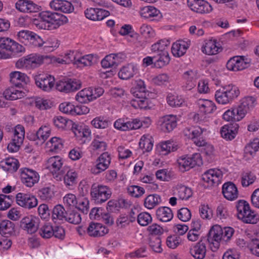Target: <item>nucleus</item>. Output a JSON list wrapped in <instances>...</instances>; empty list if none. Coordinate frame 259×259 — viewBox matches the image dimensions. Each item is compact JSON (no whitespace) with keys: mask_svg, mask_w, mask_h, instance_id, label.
I'll return each instance as SVG.
<instances>
[{"mask_svg":"<svg viewBox=\"0 0 259 259\" xmlns=\"http://www.w3.org/2000/svg\"><path fill=\"white\" fill-rule=\"evenodd\" d=\"M236 207L238 219L246 224H256L259 221V215L251 209L249 204L245 200H239Z\"/></svg>","mask_w":259,"mask_h":259,"instance_id":"obj_1","label":"nucleus"},{"mask_svg":"<svg viewBox=\"0 0 259 259\" xmlns=\"http://www.w3.org/2000/svg\"><path fill=\"white\" fill-rule=\"evenodd\" d=\"M64 160L58 156L50 157L47 161V168L57 181H65Z\"/></svg>","mask_w":259,"mask_h":259,"instance_id":"obj_2","label":"nucleus"},{"mask_svg":"<svg viewBox=\"0 0 259 259\" xmlns=\"http://www.w3.org/2000/svg\"><path fill=\"white\" fill-rule=\"evenodd\" d=\"M44 61V57L37 54H31L18 60L16 66L18 68H35L39 66Z\"/></svg>","mask_w":259,"mask_h":259,"instance_id":"obj_3","label":"nucleus"},{"mask_svg":"<svg viewBox=\"0 0 259 259\" xmlns=\"http://www.w3.org/2000/svg\"><path fill=\"white\" fill-rule=\"evenodd\" d=\"M177 163L180 170L184 172L196 165H201L202 164V161L200 154L196 153L191 157L182 156L180 157L177 160Z\"/></svg>","mask_w":259,"mask_h":259,"instance_id":"obj_4","label":"nucleus"},{"mask_svg":"<svg viewBox=\"0 0 259 259\" xmlns=\"http://www.w3.org/2000/svg\"><path fill=\"white\" fill-rule=\"evenodd\" d=\"M40 19L46 21L51 29H56L64 23L65 16L60 13L44 11L39 14Z\"/></svg>","mask_w":259,"mask_h":259,"instance_id":"obj_5","label":"nucleus"},{"mask_svg":"<svg viewBox=\"0 0 259 259\" xmlns=\"http://www.w3.org/2000/svg\"><path fill=\"white\" fill-rule=\"evenodd\" d=\"M25 136L24 127L21 125L16 126L12 141L8 145L7 149L11 152H17L22 144Z\"/></svg>","mask_w":259,"mask_h":259,"instance_id":"obj_6","label":"nucleus"},{"mask_svg":"<svg viewBox=\"0 0 259 259\" xmlns=\"http://www.w3.org/2000/svg\"><path fill=\"white\" fill-rule=\"evenodd\" d=\"M17 36L19 41L25 45L32 44L35 46H42L41 38L32 31L25 30L20 31L17 34Z\"/></svg>","mask_w":259,"mask_h":259,"instance_id":"obj_7","label":"nucleus"},{"mask_svg":"<svg viewBox=\"0 0 259 259\" xmlns=\"http://www.w3.org/2000/svg\"><path fill=\"white\" fill-rule=\"evenodd\" d=\"M222 228L218 225L213 226L209 231L207 240L210 244L213 245V248L211 246L213 251L219 248L220 242H222Z\"/></svg>","mask_w":259,"mask_h":259,"instance_id":"obj_8","label":"nucleus"},{"mask_svg":"<svg viewBox=\"0 0 259 259\" xmlns=\"http://www.w3.org/2000/svg\"><path fill=\"white\" fill-rule=\"evenodd\" d=\"M203 130L199 126L187 127L183 131L184 135L193 140L197 146H201L205 143V141L200 137Z\"/></svg>","mask_w":259,"mask_h":259,"instance_id":"obj_9","label":"nucleus"},{"mask_svg":"<svg viewBox=\"0 0 259 259\" xmlns=\"http://www.w3.org/2000/svg\"><path fill=\"white\" fill-rule=\"evenodd\" d=\"M20 176L22 182L29 187H32L39 179V176L36 171L28 168L21 169Z\"/></svg>","mask_w":259,"mask_h":259,"instance_id":"obj_10","label":"nucleus"},{"mask_svg":"<svg viewBox=\"0 0 259 259\" xmlns=\"http://www.w3.org/2000/svg\"><path fill=\"white\" fill-rule=\"evenodd\" d=\"M187 5L192 11L201 14L212 10L211 6L204 0H187Z\"/></svg>","mask_w":259,"mask_h":259,"instance_id":"obj_11","label":"nucleus"},{"mask_svg":"<svg viewBox=\"0 0 259 259\" xmlns=\"http://www.w3.org/2000/svg\"><path fill=\"white\" fill-rule=\"evenodd\" d=\"M0 48L14 54L24 51V48L22 45L7 37H0Z\"/></svg>","mask_w":259,"mask_h":259,"instance_id":"obj_12","label":"nucleus"},{"mask_svg":"<svg viewBox=\"0 0 259 259\" xmlns=\"http://www.w3.org/2000/svg\"><path fill=\"white\" fill-rule=\"evenodd\" d=\"M114 126L118 130L127 131L140 128L142 126V123L138 119L125 121L123 119L119 118L115 121Z\"/></svg>","mask_w":259,"mask_h":259,"instance_id":"obj_13","label":"nucleus"},{"mask_svg":"<svg viewBox=\"0 0 259 259\" xmlns=\"http://www.w3.org/2000/svg\"><path fill=\"white\" fill-rule=\"evenodd\" d=\"M55 78L51 75H39L35 77V83L42 91L49 92L54 86Z\"/></svg>","mask_w":259,"mask_h":259,"instance_id":"obj_14","label":"nucleus"},{"mask_svg":"<svg viewBox=\"0 0 259 259\" xmlns=\"http://www.w3.org/2000/svg\"><path fill=\"white\" fill-rule=\"evenodd\" d=\"M111 157L108 152L102 153L97 159V164L91 168V172L95 175H98L107 169L110 163Z\"/></svg>","mask_w":259,"mask_h":259,"instance_id":"obj_15","label":"nucleus"},{"mask_svg":"<svg viewBox=\"0 0 259 259\" xmlns=\"http://www.w3.org/2000/svg\"><path fill=\"white\" fill-rule=\"evenodd\" d=\"M158 124L164 132H170L177 126V117L173 115H166L160 117L158 121Z\"/></svg>","mask_w":259,"mask_h":259,"instance_id":"obj_16","label":"nucleus"},{"mask_svg":"<svg viewBox=\"0 0 259 259\" xmlns=\"http://www.w3.org/2000/svg\"><path fill=\"white\" fill-rule=\"evenodd\" d=\"M38 219L32 215L24 217L20 222V227L29 234L35 233L38 229Z\"/></svg>","mask_w":259,"mask_h":259,"instance_id":"obj_17","label":"nucleus"},{"mask_svg":"<svg viewBox=\"0 0 259 259\" xmlns=\"http://www.w3.org/2000/svg\"><path fill=\"white\" fill-rule=\"evenodd\" d=\"M223 177L222 171L218 169H210L202 175V180L210 185H218Z\"/></svg>","mask_w":259,"mask_h":259,"instance_id":"obj_18","label":"nucleus"},{"mask_svg":"<svg viewBox=\"0 0 259 259\" xmlns=\"http://www.w3.org/2000/svg\"><path fill=\"white\" fill-rule=\"evenodd\" d=\"M15 6L18 11L23 13H36L40 10L39 6L29 0H19Z\"/></svg>","mask_w":259,"mask_h":259,"instance_id":"obj_19","label":"nucleus"},{"mask_svg":"<svg viewBox=\"0 0 259 259\" xmlns=\"http://www.w3.org/2000/svg\"><path fill=\"white\" fill-rule=\"evenodd\" d=\"M17 203L25 208L31 209L37 205V200L34 195H16Z\"/></svg>","mask_w":259,"mask_h":259,"instance_id":"obj_20","label":"nucleus"},{"mask_svg":"<svg viewBox=\"0 0 259 259\" xmlns=\"http://www.w3.org/2000/svg\"><path fill=\"white\" fill-rule=\"evenodd\" d=\"M108 232V229L102 224L92 222L90 224L87 233L92 237L103 236Z\"/></svg>","mask_w":259,"mask_h":259,"instance_id":"obj_21","label":"nucleus"},{"mask_svg":"<svg viewBox=\"0 0 259 259\" xmlns=\"http://www.w3.org/2000/svg\"><path fill=\"white\" fill-rule=\"evenodd\" d=\"M189 252L195 259H203L206 252L205 244L200 240L190 248Z\"/></svg>","mask_w":259,"mask_h":259,"instance_id":"obj_22","label":"nucleus"},{"mask_svg":"<svg viewBox=\"0 0 259 259\" xmlns=\"http://www.w3.org/2000/svg\"><path fill=\"white\" fill-rule=\"evenodd\" d=\"M238 128L239 126L236 123L225 125L221 130V136L227 140H232L235 138Z\"/></svg>","mask_w":259,"mask_h":259,"instance_id":"obj_23","label":"nucleus"},{"mask_svg":"<svg viewBox=\"0 0 259 259\" xmlns=\"http://www.w3.org/2000/svg\"><path fill=\"white\" fill-rule=\"evenodd\" d=\"M156 215L160 221L163 222H169L174 217L171 209L166 206L159 207L156 210Z\"/></svg>","mask_w":259,"mask_h":259,"instance_id":"obj_24","label":"nucleus"},{"mask_svg":"<svg viewBox=\"0 0 259 259\" xmlns=\"http://www.w3.org/2000/svg\"><path fill=\"white\" fill-rule=\"evenodd\" d=\"M137 72L136 67L133 64H128L121 68L118 72V76L122 79H128Z\"/></svg>","mask_w":259,"mask_h":259,"instance_id":"obj_25","label":"nucleus"},{"mask_svg":"<svg viewBox=\"0 0 259 259\" xmlns=\"http://www.w3.org/2000/svg\"><path fill=\"white\" fill-rule=\"evenodd\" d=\"M10 82L15 86H19L22 83H27L29 77L24 73L20 71H14L10 74Z\"/></svg>","mask_w":259,"mask_h":259,"instance_id":"obj_26","label":"nucleus"},{"mask_svg":"<svg viewBox=\"0 0 259 259\" xmlns=\"http://www.w3.org/2000/svg\"><path fill=\"white\" fill-rule=\"evenodd\" d=\"M3 95L6 100H14L24 97L25 96V93L15 88L10 87L4 91Z\"/></svg>","mask_w":259,"mask_h":259,"instance_id":"obj_27","label":"nucleus"},{"mask_svg":"<svg viewBox=\"0 0 259 259\" xmlns=\"http://www.w3.org/2000/svg\"><path fill=\"white\" fill-rule=\"evenodd\" d=\"M15 224L9 220H4L0 223V234L8 237L15 232Z\"/></svg>","mask_w":259,"mask_h":259,"instance_id":"obj_28","label":"nucleus"},{"mask_svg":"<svg viewBox=\"0 0 259 259\" xmlns=\"http://www.w3.org/2000/svg\"><path fill=\"white\" fill-rule=\"evenodd\" d=\"M197 104L200 111L205 114L212 113L217 109L214 103L208 100L200 99L198 101Z\"/></svg>","mask_w":259,"mask_h":259,"instance_id":"obj_29","label":"nucleus"},{"mask_svg":"<svg viewBox=\"0 0 259 259\" xmlns=\"http://www.w3.org/2000/svg\"><path fill=\"white\" fill-rule=\"evenodd\" d=\"M0 165L5 170L13 172L17 170L19 167V162L16 159L9 157L1 161Z\"/></svg>","mask_w":259,"mask_h":259,"instance_id":"obj_30","label":"nucleus"},{"mask_svg":"<svg viewBox=\"0 0 259 259\" xmlns=\"http://www.w3.org/2000/svg\"><path fill=\"white\" fill-rule=\"evenodd\" d=\"M66 221L75 225L79 224L81 221L80 214L75 208L71 207L66 211Z\"/></svg>","mask_w":259,"mask_h":259,"instance_id":"obj_31","label":"nucleus"},{"mask_svg":"<svg viewBox=\"0 0 259 259\" xmlns=\"http://www.w3.org/2000/svg\"><path fill=\"white\" fill-rule=\"evenodd\" d=\"M117 57L118 55L114 54L107 55L101 61L102 66L105 68H115L120 63V60L116 58Z\"/></svg>","mask_w":259,"mask_h":259,"instance_id":"obj_32","label":"nucleus"},{"mask_svg":"<svg viewBox=\"0 0 259 259\" xmlns=\"http://www.w3.org/2000/svg\"><path fill=\"white\" fill-rule=\"evenodd\" d=\"M160 154L166 155L171 151L177 150V145H175L173 141H167L162 142L157 148Z\"/></svg>","mask_w":259,"mask_h":259,"instance_id":"obj_33","label":"nucleus"},{"mask_svg":"<svg viewBox=\"0 0 259 259\" xmlns=\"http://www.w3.org/2000/svg\"><path fill=\"white\" fill-rule=\"evenodd\" d=\"M156 59L154 61V66L156 68H161L167 65L170 61V57L167 52L163 53H155Z\"/></svg>","mask_w":259,"mask_h":259,"instance_id":"obj_34","label":"nucleus"},{"mask_svg":"<svg viewBox=\"0 0 259 259\" xmlns=\"http://www.w3.org/2000/svg\"><path fill=\"white\" fill-rule=\"evenodd\" d=\"M187 49L184 41H178L172 44L171 53L174 56L180 57L185 54Z\"/></svg>","mask_w":259,"mask_h":259,"instance_id":"obj_35","label":"nucleus"},{"mask_svg":"<svg viewBox=\"0 0 259 259\" xmlns=\"http://www.w3.org/2000/svg\"><path fill=\"white\" fill-rule=\"evenodd\" d=\"M220 50H221V48L217 46L216 42L211 40L206 42L202 48V51L208 55L217 54Z\"/></svg>","mask_w":259,"mask_h":259,"instance_id":"obj_36","label":"nucleus"},{"mask_svg":"<svg viewBox=\"0 0 259 259\" xmlns=\"http://www.w3.org/2000/svg\"><path fill=\"white\" fill-rule=\"evenodd\" d=\"M200 147H202L203 149L202 150V153L203 154L205 159L209 163L212 162L215 158V155L214 153V148L212 145L207 144L206 142L203 145H201Z\"/></svg>","mask_w":259,"mask_h":259,"instance_id":"obj_37","label":"nucleus"},{"mask_svg":"<svg viewBox=\"0 0 259 259\" xmlns=\"http://www.w3.org/2000/svg\"><path fill=\"white\" fill-rule=\"evenodd\" d=\"M170 42L167 39H161L151 46V50L154 53H163L166 51Z\"/></svg>","mask_w":259,"mask_h":259,"instance_id":"obj_38","label":"nucleus"},{"mask_svg":"<svg viewBox=\"0 0 259 259\" xmlns=\"http://www.w3.org/2000/svg\"><path fill=\"white\" fill-rule=\"evenodd\" d=\"M161 201L159 195H147L144 200V206L149 209H151L158 205Z\"/></svg>","mask_w":259,"mask_h":259,"instance_id":"obj_39","label":"nucleus"},{"mask_svg":"<svg viewBox=\"0 0 259 259\" xmlns=\"http://www.w3.org/2000/svg\"><path fill=\"white\" fill-rule=\"evenodd\" d=\"M141 16L146 19H151L157 17L160 14L158 10L152 6H147L141 9Z\"/></svg>","mask_w":259,"mask_h":259,"instance_id":"obj_40","label":"nucleus"},{"mask_svg":"<svg viewBox=\"0 0 259 259\" xmlns=\"http://www.w3.org/2000/svg\"><path fill=\"white\" fill-rule=\"evenodd\" d=\"M90 88H85L79 91L75 96V99L81 103H88L92 100L91 99V95Z\"/></svg>","mask_w":259,"mask_h":259,"instance_id":"obj_41","label":"nucleus"},{"mask_svg":"<svg viewBox=\"0 0 259 259\" xmlns=\"http://www.w3.org/2000/svg\"><path fill=\"white\" fill-rule=\"evenodd\" d=\"M81 87V82L76 78H67L66 80V93L75 92Z\"/></svg>","mask_w":259,"mask_h":259,"instance_id":"obj_42","label":"nucleus"},{"mask_svg":"<svg viewBox=\"0 0 259 259\" xmlns=\"http://www.w3.org/2000/svg\"><path fill=\"white\" fill-rule=\"evenodd\" d=\"M46 146L51 151H57L62 148L63 142L59 138L54 137L52 138L47 143Z\"/></svg>","mask_w":259,"mask_h":259,"instance_id":"obj_43","label":"nucleus"},{"mask_svg":"<svg viewBox=\"0 0 259 259\" xmlns=\"http://www.w3.org/2000/svg\"><path fill=\"white\" fill-rule=\"evenodd\" d=\"M91 123L95 128L100 129L106 128L111 124V121L109 119L102 116L95 118L91 121Z\"/></svg>","mask_w":259,"mask_h":259,"instance_id":"obj_44","label":"nucleus"},{"mask_svg":"<svg viewBox=\"0 0 259 259\" xmlns=\"http://www.w3.org/2000/svg\"><path fill=\"white\" fill-rule=\"evenodd\" d=\"M51 128L49 125H42L37 131V139L42 143H44L51 136Z\"/></svg>","mask_w":259,"mask_h":259,"instance_id":"obj_45","label":"nucleus"},{"mask_svg":"<svg viewBox=\"0 0 259 259\" xmlns=\"http://www.w3.org/2000/svg\"><path fill=\"white\" fill-rule=\"evenodd\" d=\"M95 62L96 58L93 55L90 54L81 57L80 54L76 66L77 67L91 66Z\"/></svg>","mask_w":259,"mask_h":259,"instance_id":"obj_46","label":"nucleus"},{"mask_svg":"<svg viewBox=\"0 0 259 259\" xmlns=\"http://www.w3.org/2000/svg\"><path fill=\"white\" fill-rule=\"evenodd\" d=\"M227 96L230 102L237 98L240 94V91L238 87L234 85L229 84L224 87Z\"/></svg>","mask_w":259,"mask_h":259,"instance_id":"obj_47","label":"nucleus"},{"mask_svg":"<svg viewBox=\"0 0 259 259\" xmlns=\"http://www.w3.org/2000/svg\"><path fill=\"white\" fill-rule=\"evenodd\" d=\"M64 208L60 204L55 206L52 211V219L55 223H59L58 221H63L65 218Z\"/></svg>","mask_w":259,"mask_h":259,"instance_id":"obj_48","label":"nucleus"},{"mask_svg":"<svg viewBox=\"0 0 259 259\" xmlns=\"http://www.w3.org/2000/svg\"><path fill=\"white\" fill-rule=\"evenodd\" d=\"M54 229L49 223H45L40 228L39 233L44 238H50L54 235Z\"/></svg>","mask_w":259,"mask_h":259,"instance_id":"obj_49","label":"nucleus"},{"mask_svg":"<svg viewBox=\"0 0 259 259\" xmlns=\"http://www.w3.org/2000/svg\"><path fill=\"white\" fill-rule=\"evenodd\" d=\"M259 149V139H255L248 143L245 147L244 152L246 155L253 156Z\"/></svg>","mask_w":259,"mask_h":259,"instance_id":"obj_50","label":"nucleus"},{"mask_svg":"<svg viewBox=\"0 0 259 259\" xmlns=\"http://www.w3.org/2000/svg\"><path fill=\"white\" fill-rule=\"evenodd\" d=\"M195 75V72L192 70L187 71L184 73L183 78L189 82L186 86V90H190L195 86V81L194 80Z\"/></svg>","mask_w":259,"mask_h":259,"instance_id":"obj_51","label":"nucleus"},{"mask_svg":"<svg viewBox=\"0 0 259 259\" xmlns=\"http://www.w3.org/2000/svg\"><path fill=\"white\" fill-rule=\"evenodd\" d=\"M80 53L77 51H67L66 53V64H73L77 65V60L79 59Z\"/></svg>","mask_w":259,"mask_h":259,"instance_id":"obj_52","label":"nucleus"},{"mask_svg":"<svg viewBox=\"0 0 259 259\" xmlns=\"http://www.w3.org/2000/svg\"><path fill=\"white\" fill-rule=\"evenodd\" d=\"M227 94L224 87L217 90L215 94L216 101L221 104H226L230 103Z\"/></svg>","mask_w":259,"mask_h":259,"instance_id":"obj_53","label":"nucleus"},{"mask_svg":"<svg viewBox=\"0 0 259 259\" xmlns=\"http://www.w3.org/2000/svg\"><path fill=\"white\" fill-rule=\"evenodd\" d=\"M237 109L231 108L227 110L223 114V119L227 121H238L241 120L237 117Z\"/></svg>","mask_w":259,"mask_h":259,"instance_id":"obj_54","label":"nucleus"},{"mask_svg":"<svg viewBox=\"0 0 259 259\" xmlns=\"http://www.w3.org/2000/svg\"><path fill=\"white\" fill-rule=\"evenodd\" d=\"M110 189L106 186L98 185L95 184L92 187L90 194H111Z\"/></svg>","mask_w":259,"mask_h":259,"instance_id":"obj_55","label":"nucleus"},{"mask_svg":"<svg viewBox=\"0 0 259 259\" xmlns=\"http://www.w3.org/2000/svg\"><path fill=\"white\" fill-rule=\"evenodd\" d=\"M50 8L57 13L62 14L65 12V1L53 0L50 3Z\"/></svg>","mask_w":259,"mask_h":259,"instance_id":"obj_56","label":"nucleus"},{"mask_svg":"<svg viewBox=\"0 0 259 259\" xmlns=\"http://www.w3.org/2000/svg\"><path fill=\"white\" fill-rule=\"evenodd\" d=\"M173 194H190L192 190L190 187L182 185L177 184L172 188Z\"/></svg>","mask_w":259,"mask_h":259,"instance_id":"obj_57","label":"nucleus"},{"mask_svg":"<svg viewBox=\"0 0 259 259\" xmlns=\"http://www.w3.org/2000/svg\"><path fill=\"white\" fill-rule=\"evenodd\" d=\"M66 128L68 132H72L76 137H81V128L71 120L66 119Z\"/></svg>","mask_w":259,"mask_h":259,"instance_id":"obj_58","label":"nucleus"},{"mask_svg":"<svg viewBox=\"0 0 259 259\" xmlns=\"http://www.w3.org/2000/svg\"><path fill=\"white\" fill-rule=\"evenodd\" d=\"M152 221L151 215L148 212H141L137 217L138 223L142 226H147Z\"/></svg>","mask_w":259,"mask_h":259,"instance_id":"obj_59","label":"nucleus"},{"mask_svg":"<svg viewBox=\"0 0 259 259\" xmlns=\"http://www.w3.org/2000/svg\"><path fill=\"white\" fill-rule=\"evenodd\" d=\"M139 147L144 152H149L153 148V143L151 140L145 136L142 137L139 142Z\"/></svg>","mask_w":259,"mask_h":259,"instance_id":"obj_60","label":"nucleus"},{"mask_svg":"<svg viewBox=\"0 0 259 259\" xmlns=\"http://www.w3.org/2000/svg\"><path fill=\"white\" fill-rule=\"evenodd\" d=\"M238 189L236 185L231 182H228L224 184L222 187V193L225 194H238Z\"/></svg>","mask_w":259,"mask_h":259,"instance_id":"obj_61","label":"nucleus"},{"mask_svg":"<svg viewBox=\"0 0 259 259\" xmlns=\"http://www.w3.org/2000/svg\"><path fill=\"white\" fill-rule=\"evenodd\" d=\"M35 106L40 110H46L50 108L52 106V102L48 99L37 98L35 101Z\"/></svg>","mask_w":259,"mask_h":259,"instance_id":"obj_62","label":"nucleus"},{"mask_svg":"<svg viewBox=\"0 0 259 259\" xmlns=\"http://www.w3.org/2000/svg\"><path fill=\"white\" fill-rule=\"evenodd\" d=\"M256 179L255 176L250 171L243 174L241 179V184L243 187H247L252 184Z\"/></svg>","mask_w":259,"mask_h":259,"instance_id":"obj_63","label":"nucleus"},{"mask_svg":"<svg viewBox=\"0 0 259 259\" xmlns=\"http://www.w3.org/2000/svg\"><path fill=\"white\" fill-rule=\"evenodd\" d=\"M168 104L172 107H180L184 103V100L177 96L168 95L167 98Z\"/></svg>","mask_w":259,"mask_h":259,"instance_id":"obj_64","label":"nucleus"}]
</instances>
